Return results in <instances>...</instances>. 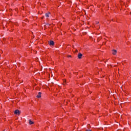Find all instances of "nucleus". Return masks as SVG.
<instances>
[{"mask_svg": "<svg viewBox=\"0 0 131 131\" xmlns=\"http://www.w3.org/2000/svg\"><path fill=\"white\" fill-rule=\"evenodd\" d=\"M14 114H16L17 115H19L20 114V111H19V110H16L14 111Z\"/></svg>", "mask_w": 131, "mask_h": 131, "instance_id": "nucleus-1", "label": "nucleus"}, {"mask_svg": "<svg viewBox=\"0 0 131 131\" xmlns=\"http://www.w3.org/2000/svg\"><path fill=\"white\" fill-rule=\"evenodd\" d=\"M115 123H117V124H119V123H118V122H117L116 121H115Z\"/></svg>", "mask_w": 131, "mask_h": 131, "instance_id": "nucleus-12", "label": "nucleus"}, {"mask_svg": "<svg viewBox=\"0 0 131 131\" xmlns=\"http://www.w3.org/2000/svg\"><path fill=\"white\" fill-rule=\"evenodd\" d=\"M112 54H113V55H115V49H114L112 51Z\"/></svg>", "mask_w": 131, "mask_h": 131, "instance_id": "nucleus-6", "label": "nucleus"}, {"mask_svg": "<svg viewBox=\"0 0 131 131\" xmlns=\"http://www.w3.org/2000/svg\"><path fill=\"white\" fill-rule=\"evenodd\" d=\"M41 95V92H39L38 93V95L37 96V97L39 99V98L41 97V96L40 95Z\"/></svg>", "mask_w": 131, "mask_h": 131, "instance_id": "nucleus-4", "label": "nucleus"}, {"mask_svg": "<svg viewBox=\"0 0 131 131\" xmlns=\"http://www.w3.org/2000/svg\"><path fill=\"white\" fill-rule=\"evenodd\" d=\"M116 53H117V50H115V54H116Z\"/></svg>", "mask_w": 131, "mask_h": 131, "instance_id": "nucleus-13", "label": "nucleus"}, {"mask_svg": "<svg viewBox=\"0 0 131 131\" xmlns=\"http://www.w3.org/2000/svg\"><path fill=\"white\" fill-rule=\"evenodd\" d=\"M115 115H116V118H117V116H119V115L118 113H116Z\"/></svg>", "mask_w": 131, "mask_h": 131, "instance_id": "nucleus-7", "label": "nucleus"}, {"mask_svg": "<svg viewBox=\"0 0 131 131\" xmlns=\"http://www.w3.org/2000/svg\"><path fill=\"white\" fill-rule=\"evenodd\" d=\"M68 58H71V55H69V56H68Z\"/></svg>", "mask_w": 131, "mask_h": 131, "instance_id": "nucleus-11", "label": "nucleus"}, {"mask_svg": "<svg viewBox=\"0 0 131 131\" xmlns=\"http://www.w3.org/2000/svg\"><path fill=\"white\" fill-rule=\"evenodd\" d=\"M115 7H116H116H117L116 5L115 6Z\"/></svg>", "mask_w": 131, "mask_h": 131, "instance_id": "nucleus-15", "label": "nucleus"}, {"mask_svg": "<svg viewBox=\"0 0 131 131\" xmlns=\"http://www.w3.org/2000/svg\"><path fill=\"white\" fill-rule=\"evenodd\" d=\"M86 131H92V130H86Z\"/></svg>", "mask_w": 131, "mask_h": 131, "instance_id": "nucleus-14", "label": "nucleus"}, {"mask_svg": "<svg viewBox=\"0 0 131 131\" xmlns=\"http://www.w3.org/2000/svg\"><path fill=\"white\" fill-rule=\"evenodd\" d=\"M45 15L47 18L49 17V13H46Z\"/></svg>", "mask_w": 131, "mask_h": 131, "instance_id": "nucleus-8", "label": "nucleus"}, {"mask_svg": "<svg viewBox=\"0 0 131 131\" xmlns=\"http://www.w3.org/2000/svg\"><path fill=\"white\" fill-rule=\"evenodd\" d=\"M82 57V54L81 53H79L78 54V59H81V57Z\"/></svg>", "mask_w": 131, "mask_h": 131, "instance_id": "nucleus-3", "label": "nucleus"}, {"mask_svg": "<svg viewBox=\"0 0 131 131\" xmlns=\"http://www.w3.org/2000/svg\"><path fill=\"white\" fill-rule=\"evenodd\" d=\"M29 122L30 124H33V122L31 120H29Z\"/></svg>", "mask_w": 131, "mask_h": 131, "instance_id": "nucleus-5", "label": "nucleus"}, {"mask_svg": "<svg viewBox=\"0 0 131 131\" xmlns=\"http://www.w3.org/2000/svg\"><path fill=\"white\" fill-rule=\"evenodd\" d=\"M122 63L123 65H124V63H126V61H122Z\"/></svg>", "mask_w": 131, "mask_h": 131, "instance_id": "nucleus-9", "label": "nucleus"}, {"mask_svg": "<svg viewBox=\"0 0 131 131\" xmlns=\"http://www.w3.org/2000/svg\"><path fill=\"white\" fill-rule=\"evenodd\" d=\"M50 46H54L55 45V42L53 40H50L49 42Z\"/></svg>", "mask_w": 131, "mask_h": 131, "instance_id": "nucleus-2", "label": "nucleus"}, {"mask_svg": "<svg viewBox=\"0 0 131 131\" xmlns=\"http://www.w3.org/2000/svg\"><path fill=\"white\" fill-rule=\"evenodd\" d=\"M116 94L115 96H118V94H117V93H116V91H115Z\"/></svg>", "mask_w": 131, "mask_h": 131, "instance_id": "nucleus-10", "label": "nucleus"}]
</instances>
